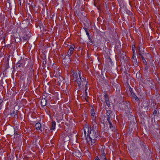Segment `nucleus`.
Returning a JSON list of instances; mask_svg holds the SVG:
<instances>
[{
    "label": "nucleus",
    "mask_w": 160,
    "mask_h": 160,
    "mask_svg": "<svg viewBox=\"0 0 160 160\" xmlns=\"http://www.w3.org/2000/svg\"><path fill=\"white\" fill-rule=\"evenodd\" d=\"M79 76L78 77V74L73 72L72 75L73 77V79L75 81H76L78 83L79 87H81L82 84V86L85 85V95H86V97L87 95V90L88 89L87 86V82L85 78H81V75L79 73H78Z\"/></svg>",
    "instance_id": "f257e3e1"
},
{
    "label": "nucleus",
    "mask_w": 160,
    "mask_h": 160,
    "mask_svg": "<svg viewBox=\"0 0 160 160\" xmlns=\"http://www.w3.org/2000/svg\"><path fill=\"white\" fill-rule=\"evenodd\" d=\"M89 136L90 139L97 140V138H98V133L96 126L94 127L93 126L92 127Z\"/></svg>",
    "instance_id": "f03ea898"
},
{
    "label": "nucleus",
    "mask_w": 160,
    "mask_h": 160,
    "mask_svg": "<svg viewBox=\"0 0 160 160\" xmlns=\"http://www.w3.org/2000/svg\"><path fill=\"white\" fill-rule=\"evenodd\" d=\"M106 114L107 119L109 123V128L113 130L114 129V127L112 126L111 122L112 120L111 117L112 116V112L111 110L107 111Z\"/></svg>",
    "instance_id": "7ed1b4c3"
},
{
    "label": "nucleus",
    "mask_w": 160,
    "mask_h": 160,
    "mask_svg": "<svg viewBox=\"0 0 160 160\" xmlns=\"http://www.w3.org/2000/svg\"><path fill=\"white\" fill-rule=\"evenodd\" d=\"M30 36V33L29 31L27 32L22 37L23 40H28Z\"/></svg>",
    "instance_id": "20e7f679"
},
{
    "label": "nucleus",
    "mask_w": 160,
    "mask_h": 160,
    "mask_svg": "<svg viewBox=\"0 0 160 160\" xmlns=\"http://www.w3.org/2000/svg\"><path fill=\"white\" fill-rule=\"evenodd\" d=\"M75 48V46L73 45L70 47L68 52L67 55L69 57L71 56L73 53V52Z\"/></svg>",
    "instance_id": "39448f33"
},
{
    "label": "nucleus",
    "mask_w": 160,
    "mask_h": 160,
    "mask_svg": "<svg viewBox=\"0 0 160 160\" xmlns=\"http://www.w3.org/2000/svg\"><path fill=\"white\" fill-rule=\"evenodd\" d=\"M105 99V102L107 104V105L109 107L110 105L109 101L108 100V96L106 94H105L104 95Z\"/></svg>",
    "instance_id": "423d86ee"
},
{
    "label": "nucleus",
    "mask_w": 160,
    "mask_h": 160,
    "mask_svg": "<svg viewBox=\"0 0 160 160\" xmlns=\"http://www.w3.org/2000/svg\"><path fill=\"white\" fill-rule=\"evenodd\" d=\"M91 116L92 120H94L95 118V113L93 109L91 110Z\"/></svg>",
    "instance_id": "0eeeda50"
},
{
    "label": "nucleus",
    "mask_w": 160,
    "mask_h": 160,
    "mask_svg": "<svg viewBox=\"0 0 160 160\" xmlns=\"http://www.w3.org/2000/svg\"><path fill=\"white\" fill-rule=\"evenodd\" d=\"M83 129L84 131V133L85 135H86V134L87 133V132H88H88H89V130H88V127L87 125H85V126L83 127Z\"/></svg>",
    "instance_id": "6e6552de"
},
{
    "label": "nucleus",
    "mask_w": 160,
    "mask_h": 160,
    "mask_svg": "<svg viewBox=\"0 0 160 160\" xmlns=\"http://www.w3.org/2000/svg\"><path fill=\"white\" fill-rule=\"evenodd\" d=\"M41 126V124L40 123H37L35 125V127L37 130H39Z\"/></svg>",
    "instance_id": "1a4fd4ad"
},
{
    "label": "nucleus",
    "mask_w": 160,
    "mask_h": 160,
    "mask_svg": "<svg viewBox=\"0 0 160 160\" xmlns=\"http://www.w3.org/2000/svg\"><path fill=\"white\" fill-rule=\"evenodd\" d=\"M47 100L45 99H43L41 101V105L42 106H44L46 104Z\"/></svg>",
    "instance_id": "9d476101"
},
{
    "label": "nucleus",
    "mask_w": 160,
    "mask_h": 160,
    "mask_svg": "<svg viewBox=\"0 0 160 160\" xmlns=\"http://www.w3.org/2000/svg\"><path fill=\"white\" fill-rule=\"evenodd\" d=\"M15 112V111L14 110H11L8 113V115H10V116H13L14 115Z\"/></svg>",
    "instance_id": "9b49d317"
},
{
    "label": "nucleus",
    "mask_w": 160,
    "mask_h": 160,
    "mask_svg": "<svg viewBox=\"0 0 160 160\" xmlns=\"http://www.w3.org/2000/svg\"><path fill=\"white\" fill-rule=\"evenodd\" d=\"M56 123L54 122H52V124L51 130H54L55 128Z\"/></svg>",
    "instance_id": "f8f14e48"
},
{
    "label": "nucleus",
    "mask_w": 160,
    "mask_h": 160,
    "mask_svg": "<svg viewBox=\"0 0 160 160\" xmlns=\"http://www.w3.org/2000/svg\"><path fill=\"white\" fill-rule=\"evenodd\" d=\"M139 53L140 55L141 56V57L142 58L143 63L145 64H146V60H145L144 58L143 57L142 54L140 52V51H139Z\"/></svg>",
    "instance_id": "ddd939ff"
},
{
    "label": "nucleus",
    "mask_w": 160,
    "mask_h": 160,
    "mask_svg": "<svg viewBox=\"0 0 160 160\" xmlns=\"http://www.w3.org/2000/svg\"><path fill=\"white\" fill-rule=\"evenodd\" d=\"M132 61L133 62H137V59L136 58V57L135 56H134V54L133 55L132 57Z\"/></svg>",
    "instance_id": "4468645a"
},
{
    "label": "nucleus",
    "mask_w": 160,
    "mask_h": 160,
    "mask_svg": "<svg viewBox=\"0 0 160 160\" xmlns=\"http://www.w3.org/2000/svg\"><path fill=\"white\" fill-rule=\"evenodd\" d=\"M131 94L132 97L134 98L135 100H137L138 98L137 97L134 93L131 92Z\"/></svg>",
    "instance_id": "2eb2a0df"
},
{
    "label": "nucleus",
    "mask_w": 160,
    "mask_h": 160,
    "mask_svg": "<svg viewBox=\"0 0 160 160\" xmlns=\"http://www.w3.org/2000/svg\"><path fill=\"white\" fill-rule=\"evenodd\" d=\"M91 141V145H92L95 142V141L96 140H92V139H90Z\"/></svg>",
    "instance_id": "dca6fc26"
},
{
    "label": "nucleus",
    "mask_w": 160,
    "mask_h": 160,
    "mask_svg": "<svg viewBox=\"0 0 160 160\" xmlns=\"http://www.w3.org/2000/svg\"><path fill=\"white\" fill-rule=\"evenodd\" d=\"M102 160H106L105 157L104 156V154L102 155Z\"/></svg>",
    "instance_id": "f3484780"
},
{
    "label": "nucleus",
    "mask_w": 160,
    "mask_h": 160,
    "mask_svg": "<svg viewBox=\"0 0 160 160\" xmlns=\"http://www.w3.org/2000/svg\"><path fill=\"white\" fill-rule=\"evenodd\" d=\"M157 111L155 110L153 112V114L155 115H156L157 114Z\"/></svg>",
    "instance_id": "a211bd4d"
},
{
    "label": "nucleus",
    "mask_w": 160,
    "mask_h": 160,
    "mask_svg": "<svg viewBox=\"0 0 160 160\" xmlns=\"http://www.w3.org/2000/svg\"><path fill=\"white\" fill-rule=\"evenodd\" d=\"M87 34L88 35V36L89 37V33H88L87 31H86Z\"/></svg>",
    "instance_id": "6ab92c4d"
},
{
    "label": "nucleus",
    "mask_w": 160,
    "mask_h": 160,
    "mask_svg": "<svg viewBox=\"0 0 160 160\" xmlns=\"http://www.w3.org/2000/svg\"><path fill=\"white\" fill-rule=\"evenodd\" d=\"M99 159V158L97 157L95 159V160H98Z\"/></svg>",
    "instance_id": "aec40b11"
},
{
    "label": "nucleus",
    "mask_w": 160,
    "mask_h": 160,
    "mask_svg": "<svg viewBox=\"0 0 160 160\" xmlns=\"http://www.w3.org/2000/svg\"><path fill=\"white\" fill-rule=\"evenodd\" d=\"M132 51H133V53L134 54V53L135 52V50L133 49H132Z\"/></svg>",
    "instance_id": "412c9836"
},
{
    "label": "nucleus",
    "mask_w": 160,
    "mask_h": 160,
    "mask_svg": "<svg viewBox=\"0 0 160 160\" xmlns=\"http://www.w3.org/2000/svg\"><path fill=\"white\" fill-rule=\"evenodd\" d=\"M85 30L86 32L87 31V28H85Z\"/></svg>",
    "instance_id": "4be33fe9"
},
{
    "label": "nucleus",
    "mask_w": 160,
    "mask_h": 160,
    "mask_svg": "<svg viewBox=\"0 0 160 160\" xmlns=\"http://www.w3.org/2000/svg\"><path fill=\"white\" fill-rule=\"evenodd\" d=\"M147 110H148V107H147Z\"/></svg>",
    "instance_id": "5701e85b"
},
{
    "label": "nucleus",
    "mask_w": 160,
    "mask_h": 160,
    "mask_svg": "<svg viewBox=\"0 0 160 160\" xmlns=\"http://www.w3.org/2000/svg\"><path fill=\"white\" fill-rule=\"evenodd\" d=\"M98 160H100L99 159Z\"/></svg>",
    "instance_id": "b1692460"
}]
</instances>
